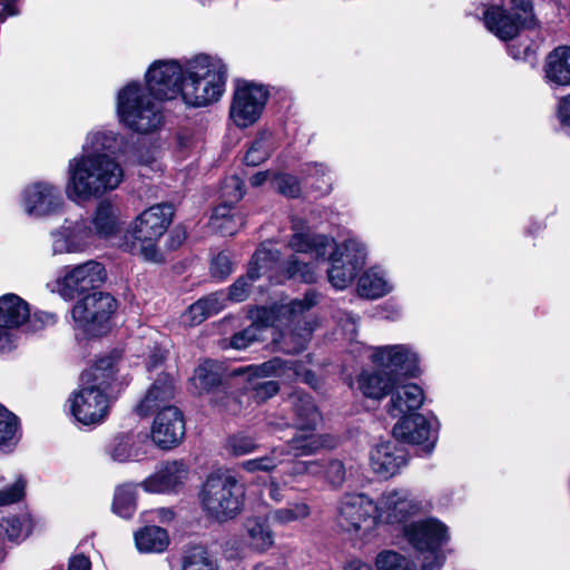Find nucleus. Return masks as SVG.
I'll use <instances>...</instances> for the list:
<instances>
[{
	"instance_id": "f257e3e1",
	"label": "nucleus",
	"mask_w": 570,
	"mask_h": 570,
	"mask_svg": "<svg viewBox=\"0 0 570 570\" xmlns=\"http://www.w3.org/2000/svg\"><path fill=\"white\" fill-rule=\"evenodd\" d=\"M316 294L307 292L303 299H293L288 304L274 307H257L252 311L253 323L245 330L233 335L230 345L236 350H245L253 342L261 340L267 326L282 328L278 344L285 353L303 351L311 340L314 325L305 313L316 304Z\"/></svg>"
},
{
	"instance_id": "f03ea898",
	"label": "nucleus",
	"mask_w": 570,
	"mask_h": 570,
	"mask_svg": "<svg viewBox=\"0 0 570 570\" xmlns=\"http://www.w3.org/2000/svg\"><path fill=\"white\" fill-rule=\"evenodd\" d=\"M294 234L289 247L297 253H311L325 258L330 253L331 267L327 271L328 282L336 289L346 288L365 263L366 250L362 242L348 238L337 245L325 235H312L305 232L303 222H293Z\"/></svg>"
},
{
	"instance_id": "7ed1b4c3",
	"label": "nucleus",
	"mask_w": 570,
	"mask_h": 570,
	"mask_svg": "<svg viewBox=\"0 0 570 570\" xmlns=\"http://www.w3.org/2000/svg\"><path fill=\"white\" fill-rule=\"evenodd\" d=\"M67 197L76 203H87L116 189L124 170L109 155H79L68 163Z\"/></svg>"
},
{
	"instance_id": "20e7f679",
	"label": "nucleus",
	"mask_w": 570,
	"mask_h": 570,
	"mask_svg": "<svg viewBox=\"0 0 570 570\" xmlns=\"http://www.w3.org/2000/svg\"><path fill=\"white\" fill-rule=\"evenodd\" d=\"M183 100L191 107H205L220 99L225 91L227 67L209 55H198L185 65Z\"/></svg>"
},
{
	"instance_id": "39448f33",
	"label": "nucleus",
	"mask_w": 570,
	"mask_h": 570,
	"mask_svg": "<svg viewBox=\"0 0 570 570\" xmlns=\"http://www.w3.org/2000/svg\"><path fill=\"white\" fill-rule=\"evenodd\" d=\"M174 208L169 204H157L139 214L126 233V246L145 261L159 263L163 255L158 248L160 237L173 222Z\"/></svg>"
},
{
	"instance_id": "423d86ee",
	"label": "nucleus",
	"mask_w": 570,
	"mask_h": 570,
	"mask_svg": "<svg viewBox=\"0 0 570 570\" xmlns=\"http://www.w3.org/2000/svg\"><path fill=\"white\" fill-rule=\"evenodd\" d=\"M244 497V487L229 473L209 474L199 491L203 510L219 522L234 519L240 513Z\"/></svg>"
},
{
	"instance_id": "0eeeda50",
	"label": "nucleus",
	"mask_w": 570,
	"mask_h": 570,
	"mask_svg": "<svg viewBox=\"0 0 570 570\" xmlns=\"http://www.w3.org/2000/svg\"><path fill=\"white\" fill-rule=\"evenodd\" d=\"M117 109L121 122L139 134L154 132L164 122L160 106L141 85L136 82L119 91Z\"/></svg>"
},
{
	"instance_id": "6e6552de",
	"label": "nucleus",
	"mask_w": 570,
	"mask_h": 570,
	"mask_svg": "<svg viewBox=\"0 0 570 570\" xmlns=\"http://www.w3.org/2000/svg\"><path fill=\"white\" fill-rule=\"evenodd\" d=\"M336 527L351 535L366 537L379 523L376 504L364 493H344L336 503Z\"/></svg>"
},
{
	"instance_id": "1a4fd4ad",
	"label": "nucleus",
	"mask_w": 570,
	"mask_h": 570,
	"mask_svg": "<svg viewBox=\"0 0 570 570\" xmlns=\"http://www.w3.org/2000/svg\"><path fill=\"white\" fill-rule=\"evenodd\" d=\"M106 279L104 265L96 261H87L62 267L58 276L47 283V288L65 301H72L86 292L99 288Z\"/></svg>"
},
{
	"instance_id": "9d476101",
	"label": "nucleus",
	"mask_w": 570,
	"mask_h": 570,
	"mask_svg": "<svg viewBox=\"0 0 570 570\" xmlns=\"http://www.w3.org/2000/svg\"><path fill=\"white\" fill-rule=\"evenodd\" d=\"M118 303L109 293L94 291L85 295L71 308V317L78 328L90 336H100L110 328L111 316Z\"/></svg>"
},
{
	"instance_id": "9b49d317",
	"label": "nucleus",
	"mask_w": 570,
	"mask_h": 570,
	"mask_svg": "<svg viewBox=\"0 0 570 570\" xmlns=\"http://www.w3.org/2000/svg\"><path fill=\"white\" fill-rule=\"evenodd\" d=\"M532 9L531 0H502L501 6H491L484 11V24L497 38L508 41L532 20Z\"/></svg>"
},
{
	"instance_id": "f8f14e48",
	"label": "nucleus",
	"mask_w": 570,
	"mask_h": 570,
	"mask_svg": "<svg viewBox=\"0 0 570 570\" xmlns=\"http://www.w3.org/2000/svg\"><path fill=\"white\" fill-rule=\"evenodd\" d=\"M107 381L85 383L73 392L68 402L70 414L83 425L100 424L108 414L109 399L106 393Z\"/></svg>"
},
{
	"instance_id": "ddd939ff",
	"label": "nucleus",
	"mask_w": 570,
	"mask_h": 570,
	"mask_svg": "<svg viewBox=\"0 0 570 570\" xmlns=\"http://www.w3.org/2000/svg\"><path fill=\"white\" fill-rule=\"evenodd\" d=\"M285 406L291 411V419H281L278 421L271 417L268 420V425L272 431L276 432L284 428L294 426L301 432L294 436L314 435L313 431L321 420V414L314 404L312 396L302 391H294L286 399ZM315 436L321 440L316 434ZM320 442L322 443V441Z\"/></svg>"
},
{
	"instance_id": "4468645a",
	"label": "nucleus",
	"mask_w": 570,
	"mask_h": 570,
	"mask_svg": "<svg viewBox=\"0 0 570 570\" xmlns=\"http://www.w3.org/2000/svg\"><path fill=\"white\" fill-rule=\"evenodd\" d=\"M268 99V90L257 83L237 85L229 108V117L239 128L254 125L262 116Z\"/></svg>"
},
{
	"instance_id": "2eb2a0df",
	"label": "nucleus",
	"mask_w": 570,
	"mask_h": 570,
	"mask_svg": "<svg viewBox=\"0 0 570 570\" xmlns=\"http://www.w3.org/2000/svg\"><path fill=\"white\" fill-rule=\"evenodd\" d=\"M186 78L185 67L176 60L154 62L147 73V89L156 99L183 97V83Z\"/></svg>"
},
{
	"instance_id": "dca6fc26",
	"label": "nucleus",
	"mask_w": 570,
	"mask_h": 570,
	"mask_svg": "<svg viewBox=\"0 0 570 570\" xmlns=\"http://www.w3.org/2000/svg\"><path fill=\"white\" fill-rule=\"evenodd\" d=\"M375 504L379 522L390 524L405 522L422 510L421 503L405 489L384 492Z\"/></svg>"
},
{
	"instance_id": "f3484780",
	"label": "nucleus",
	"mask_w": 570,
	"mask_h": 570,
	"mask_svg": "<svg viewBox=\"0 0 570 570\" xmlns=\"http://www.w3.org/2000/svg\"><path fill=\"white\" fill-rule=\"evenodd\" d=\"M321 448L320 440L313 435L293 436L292 440L283 448H274L268 455L244 461L242 468L247 472L274 470L282 463L284 455H309Z\"/></svg>"
},
{
	"instance_id": "a211bd4d",
	"label": "nucleus",
	"mask_w": 570,
	"mask_h": 570,
	"mask_svg": "<svg viewBox=\"0 0 570 570\" xmlns=\"http://www.w3.org/2000/svg\"><path fill=\"white\" fill-rule=\"evenodd\" d=\"M29 316V304L18 295L4 294L0 297V352L12 348L17 330Z\"/></svg>"
},
{
	"instance_id": "6ab92c4d",
	"label": "nucleus",
	"mask_w": 570,
	"mask_h": 570,
	"mask_svg": "<svg viewBox=\"0 0 570 570\" xmlns=\"http://www.w3.org/2000/svg\"><path fill=\"white\" fill-rule=\"evenodd\" d=\"M21 204L29 216L43 217L57 213L63 205V199L57 186L37 181L22 190Z\"/></svg>"
},
{
	"instance_id": "aec40b11",
	"label": "nucleus",
	"mask_w": 570,
	"mask_h": 570,
	"mask_svg": "<svg viewBox=\"0 0 570 570\" xmlns=\"http://www.w3.org/2000/svg\"><path fill=\"white\" fill-rule=\"evenodd\" d=\"M403 534L415 551L441 549L450 539L446 525L435 518L405 524Z\"/></svg>"
},
{
	"instance_id": "412c9836",
	"label": "nucleus",
	"mask_w": 570,
	"mask_h": 570,
	"mask_svg": "<svg viewBox=\"0 0 570 570\" xmlns=\"http://www.w3.org/2000/svg\"><path fill=\"white\" fill-rule=\"evenodd\" d=\"M371 358L393 377L395 375L414 376L417 370V355L407 345L375 347Z\"/></svg>"
},
{
	"instance_id": "4be33fe9",
	"label": "nucleus",
	"mask_w": 570,
	"mask_h": 570,
	"mask_svg": "<svg viewBox=\"0 0 570 570\" xmlns=\"http://www.w3.org/2000/svg\"><path fill=\"white\" fill-rule=\"evenodd\" d=\"M393 436L402 442L421 445L430 454L435 445L438 434L428 419L419 413L401 417L393 428Z\"/></svg>"
},
{
	"instance_id": "5701e85b",
	"label": "nucleus",
	"mask_w": 570,
	"mask_h": 570,
	"mask_svg": "<svg viewBox=\"0 0 570 570\" xmlns=\"http://www.w3.org/2000/svg\"><path fill=\"white\" fill-rule=\"evenodd\" d=\"M277 259L278 253L276 250L268 249L265 246L259 247L249 262L247 274L238 277L229 286L228 295H226L227 299L236 303L244 302L249 295L252 283L273 268Z\"/></svg>"
},
{
	"instance_id": "b1692460",
	"label": "nucleus",
	"mask_w": 570,
	"mask_h": 570,
	"mask_svg": "<svg viewBox=\"0 0 570 570\" xmlns=\"http://www.w3.org/2000/svg\"><path fill=\"white\" fill-rule=\"evenodd\" d=\"M185 436V421L176 406H164L151 426V439L157 446L169 450L178 445Z\"/></svg>"
},
{
	"instance_id": "393cba45",
	"label": "nucleus",
	"mask_w": 570,
	"mask_h": 570,
	"mask_svg": "<svg viewBox=\"0 0 570 570\" xmlns=\"http://www.w3.org/2000/svg\"><path fill=\"white\" fill-rule=\"evenodd\" d=\"M52 255L72 254L83 252L92 236L91 228L85 220L66 223L50 233Z\"/></svg>"
},
{
	"instance_id": "a878e982",
	"label": "nucleus",
	"mask_w": 570,
	"mask_h": 570,
	"mask_svg": "<svg viewBox=\"0 0 570 570\" xmlns=\"http://www.w3.org/2000/svg\"><path fill=\"white\" fill-rule=\"evenodd\" d=\"M407 463L403 448L393 442H383L374 446L370 454L372 471L382 479H389L400 472Z\"/></svg>"
},
{
	"instance_id": "bb28decb",
	"label": "nucleus",
	"mask_w": 570,
	"mask_h": 570,
	"mask_svg": "<svg viewBox=\"0 0 570 570\" xmlns=\"http://www.w3.org/2000/svg\"><path fill=\"white\" fill-rule=\"evenodd\" d=\"M188 469L180 461L164 463L154 474L148 476L142 483L147 492L165 493L177 491L187 479Z\"/></svg>"
},
{
	"instance_id": "cd10ccee",
	"label": "nucleus",
	"mask_w": 570,
	"mask_h": 570,
	"mask_svg": "<svg viewBox=\"0 0 570 570\" xmlns=\"http://www.w3.org/2000/svg\"><path fill=\"white\" fill-rule=\"evenodd\" d=\"M390 394L386 411L392 417L401 419L414 414L424 401L423 390L413 383L394 385Z\"/></svg>"
},
{
	"instance_id": "c85d7f7f",
	"label": "nucleus",
	"mask_w": 570,
	"mask_h": 570,
	"mask_svg": "<svg viewBox=\"0 0 570 570\" xmlns=\"http://www.w3.org/2000/svg\"><path fill=\"white\" fill-rule=\"evenodd\" d=\"M255 375L277 376L285 380H301L309 385L316 382V376L309 370L303 368L296 361H283L274 357L252 368Z\"/></svg>"
},
{
	"instance_id": "c756f323",
	"label": "nucleus",
	"mask_w": 570,
	"mask_h": 570,
	"mask_svg": "<svg viewBox=\"0 0 570 570\" xmlns=\"http://www.w3.org/2000/svg\"><path fill=\"white\" fill-rule=\"evenodd\" d=\"M396 384L395 377L383 368L363 370L356 377L357 391L367 399L381 400L387 395Z\"/></svg>"
},
{
	"instance_id": "7c9ffc66",
	"label": "nucleus",
	"mask_w": 570,
	"mask_h": 570,
	"mask_svg": "<svg viewBox=\"0 0 570 570\" xmlns=\"http://www.w3.org/2000/svg\"><path fill=\"white\" fill-rule=\"evenodd\" d=\"M175 384L174 379L166 373H161L151 384L145 397L137 406L140 415H148L156 410H161L165 404L174 399Z\"/></svg>"
},
{
	"instance_id": "2f4dec72",
	"label": "nucleus",
	"mask_w": 570,
	"mask_h": 570,
	"mask_svg": "<svg viewBox=\"0 0 570 570\" xmlns=\"http://www.w3.org/2000/svg\"><path fill=\"white\" fill-rule=\"evenodd\" d=\"M544 76L548 82L557 86L570 85V47L553 49L546 58Z\"/></svg>"
},
{
	"instance_id": "473e14b6",
	"label": "nucleus",
	"mask_w": 570,
	"mask_h": 570,
	"mask_svg": "<svg viewBox=\"0 0 570 570\" xmlns=\"http://www.w3.org/2000/svg\"><path fill=\"white\" fill-rule=\"evenodd\" d=\"M392 291V284L386 279L383 271L370 268L360 278L357 292L366 298H379Z\"/></svg>"
},
{
	"instance_id": "72a5a7b5",
	"label": "nucleus",
	"mask_w": 570,
	"mask_h": 570,
	"mask_svg": "<svg viewBox=\"0 0 570 570\" xmlns=\"http://www.w3.org/2000/svg\"><path fill=\"white\" fill-rule=\"evenodd\" d=\"M244 225V217L233 213L228 204L217 206L210 217L209 226L223 236H233Z\"/></svg>"
},
{
	"instance_id": "f704fd0d",
	"label": "nucleus",
	"mask_w": 570,
	"mask_h": 570,
	"mask_svg": "<svg viewBox=\"0 0 570 570\" xmlns=\"http://www.w3.org/2000/svg\"><path fill=\"white\" fill-rule=\"evenodd\" d=\"M136 547L140 552L159 553L169 544V537L165 529L148 525L135 533Z\"/></svg>"
},
{
	"instance_id": "c9c22d12",
	"label": "nucleus",
	"mask_w": 570,
	"mask_h": 570,
	"mask_svg": "<svg viewBox=\"0 0 570 570\" xmlns=\"http://www.w3.org/2000/svg\"><path fill=\"white\" fill-rule=\"evenodd\" d=\"M267 517L249 518L245 523V530L249 546L257 551H266L274 544V534L269 528Z\"/></svg>"
},
{
	"instance_id": "e433bc0d",
	"label": "nucleus",
	"mask_w": 570,
	"mask_h": 570,
	"mask_svg": "<svg viewBox=\"0 0 570 570\" xmlns=\"http://www.w3.org/2000/svg\"><path fill=\"white\" fill-rule=\"evenodd\" d=\"M118 147V136L110 130H97L88 134L81 155H109L112 157Z\"/></svg>"
},
{
	"instance_id": "4c0bfd02",
	"label": "nucleus",
	"mask_w": 570,
	"mask_h": 570,
	"mask_svg": "<svg viewBox=\"0 0 570 570\" xmlns=\"http://www.w3.org/2000/svg\"><path fill=\"white\" fill-rule=\"evenodd\" d=\"M91 224L94 226L92 235L108 237L117 228V216L114 206L107 200L100 202L95 210Z\"/></svg>"
},
{
	"instance_id": "58836bf2",
	"label": "nucleus",
	"mask_w": 570,
	"mask_h": 570,
	"mask_svg": "<svg viewBox=\"0 0 570 570\" xmlns=\"http://www.w3.org/2000/svg\"><path fill=\"white\" fill-rule=\"evenodd\" d=\"M274 149L272 134L267 130L259 131L250 142L244 160L248 166H258L269 158Z\"/></svg>"
},
{
	"instance_id": "ea45409f",
	"label": "nucleus",
	"mask_w": 570,
	"mask_h": 570,
	"mask_svg": "<svg viewBox=\"0 0 570 570\" xmlns=\"http://www.w3.org/2000/svg\"><path fill=\"white\" fill-rule=\"evenodd\" d=\"M223 368L217 362L207 360L199 364L193 376L194 385L200 391L209 392L222 382Z\"/></svg>"
},
{
	"instance_id": "a19ab883",
	"label": "nucleus",
	"mask_w": 570,
	"mask_h": 570,
	"mask_svg": "<svg viewBox=\"0 0 570 570\" xmlns=\"http://www.w3.org/2000/svg\"><path fill=\"white\" fill-rule=\"evenodd\" d=\"M311 515V507L302 501L292 502L287 507L271 510L267 519L276 524H288L291 522L302 521Z\"/></svg>"
},
{
	"instance_id": "79ce46f5",
	"label": "nucleus",
	"mask_w": 570,
	"mask_h": 570,
	"mask_svg": "<svg viewBox=\"0 0 570 570\" xmlns=\"http://www.w3.org/2000/svg\"><path fill=\"white\" fill-rule=\"evenodd\" d=\"M256 365H250L246 368L238 370L237 373L247 374L248 386L247 390H250L253 393V397L257 402H264L267 399L276 395L279 391L278 383L275 381H258L263 379V375H255L252 371Z\"/></svg>"
},
{
	"instance_id": "37998d69",
	"label": "nucleus",
	"mask_w": 570,
	"mask_h": 570,
	"mask_svg": "<svg viewBox=\"0 0 570 570\" xmlns=\"http://www.w3.org/2000/svg\"><path fill=\"white\" fill-rule=\"evenodd\" d=\"M112 510L121 518L128 519L136 511V487L134 484H122L115 491Z\"/></svg>"
},
{
	"instance_id": "c03bdc74",
	"label": "nucleus",
	"mask_w": 570,
	"mask_h": 570,
	"mask_svg": "<svg viewBox=\"0 0 570 570\" xmlns=\"http://www.w3.org/2000/svg\"><path fill=\"white\" fill-rule=\"evenodd\" d=\"M19 420L18 417L0 405V446L11 448L19 440Z\"/></svg>"
},
{
	"instance_id": "a18cd8bd",
	"label": "nucleus",
	"mask_w": 570,
	"mask_h": 570,
	"mask_svg": "<svg viewBox=\"0 0 570 570\" xmlns=\"http://www.w3.org/2000/svg\"><path fill=\"white\" fill-rule=\"evenodd\" d=\"M181 570H218V566L204 547L196 546L185 552Z\"/></svg>"
},
{
	"instance_id": "49530a36",
	"label": "nucleus",
	"mask_w": 570,
	"mask_h": 570,
	"mask_svg": "<svg viewBox=\"0 0 570 570\" xmlns=\"http://www.w3.org/2000/svg\"><path fill=\"white\" fill-rule=\"evenodd\" d=\"M115 367V357L114 356H105L99 358L94 367L86 371L81 375V382L85 383H99L101 380L107 381V389L109 387L110 380L114 375Z\"/></svg>"
},
{
	"instance_id": "de8ad7c7",
	"label": "nucleus",
	"mask_w": 570,
	"mask_h": 570,
	"mask_svg": "<svg viewBox=\"0 0 570 570\" xmlns=\"http://www.w3.org/2000/svg\"><path fill=\"white\" fill-rule=\"evenodd\" d=\"M134 435L120 434L109 443L107 452L109 456L117 462H126L137 455L132 449Z\"/></svg>"
},
{
	"instance_id": "09e8293b",
	"label": "nucleus",
	"mask_w": 570,
	"mask_h": 570,
	"mask_svg": "<svg viewBox=\"0 0 570 570\" xmlns=\"http://www.w3.org/2000/svg\"><path fill=\"white\" fill-rule=\"evenodd\" d=\"M377 570H414L413 562L391 550L380 552L375 559Z\"/></svg>"
},
{
	"instance_id": "8fccbe9b",
	"label": "nucleus",
	"mask_w": 570,
	"mask_h": 570,
	"mask_svg": "<svg viewBox=\"0 0 570 570\" xmlns=\"http://www.w3.org/2000/svg\"><path fill=\"white\" fill-rule=\"evenodd\" d=\"M257 448L256 440L245 433L233 434L226 440V450L235 456L253 453Z\"/></svg>"
},
{
	"instance_id": "3c124183",
	"label": "nucleus",
	"mask_w": 570,
	"mask_h": 570,
	"mask_svg": "<svg viewBox=\"0 0 570 570\" xmlns=\"http://www.w3.org/2000/svg\"><path fill=\"white\" fill-rule=\"evenodd\" d=\"M323 465V473L325 480L331 485V488L337 490L342 488L345 482L346 470L342 461L336 459H331L328 461H321Z\"/></svg>"
},
{
	"instance_id": "603ef678",
	"label": "nucleus",
	"mask_w": 570,
	"mask_h": 570,
	"mask_svg": "<svg viewBox=\"0 0 570 570\" xmlns=\"http://www.w3.org/2000/svg\"><path fill=\"white\" fill-rule=\"evenodd\" d=\"M322 471L323 465L321 464V461H296L292 463V465L286 471L283 483L286 485L295 478L304 474L316 476L320 475Z\"/></svg>"
},
{
	"instance_id": "864d4df0",
	"label": "nucleus",
	"mask_w": 570,
	"mask_h": 570,
	"mask_svg": "<svg viewBox=\"0 0 570 570\" xmlns=\"http://www.w3.org/2000/svg\"><path fill=\"white\" fill-rule=\"evenodd\" d=\"M245 194V185L237 176L227 178L222 186V197L225 199L223 204H234L239 202Z\"/></svg>"
},
{
	"instance_id": "5fc2aeb1",
	"label": "nucleus",
	"mask_w": 570,
	"mask_h": 570,
	"mask_svg": "<svg viewBox=\"0 0 570 570\" xmlns=\"http://www.w3.org/2000/svg\"><path fill=\"white\" fill-rule=\"evenodd\" d=\"M275 188L284 196L295 198L301 194L298 179L289 174H279L274 177Z\"/></svg>"
},
{
	"instance_id": "6e6d98bb",
	"label": "nucleus",
	"mask_w": 570,
	"mask_h": 570,
	"mask_svg": "<svg viewBox=\"0 0 570 570\" xmlns=\"http://www.w3.org/2000/svg\"><path fill=\"white\" fill-rule=\"evenodd\" d=\"M287 273L289 277H297L304 283H313L316 281V274L313 267L307 263L299 262L294 256L287 262Z\"/></svg>"
},
{
	"instance_id": "4d7b16f0",
	"label": "nucleus",
	"mask_w": 570,
	"mask_h": 570,
	"mask_svg": "<svg viewBox=\"0 0 570 570\" xmlns=\"http://www.w3.org/2000/svg\"><path fill=\"white\" fill-rule=\"evenodd\" d=\"M23 521L18 517L4 518L0 522V538L19 540L23 534Z\"/></svg>"
},
{
	"instance_id": "13d9d810",
	"label": "nucleus",
	"mask_w": 570,
	"mask_h": 570,
	"mask_svg": "<svg viewBox=\"0 0 570 570\" xmlns=\"http://www.w3.org/2000/svg\"><path fill=\"white\" fill-rule=\"evenodd\" d=\"M233 272V262L227 252L218 253L210 264V273L213 277L225 279Z\"/></svg>"
},
{
	"instance_id": "bf43d9fd",
	"label": "nucleus",
	"mask_w": 570,
	"mask_h": 570,
	"mask_svg": "<svg viewBox=\"0 0 570 570\" xmlns=\"http://www.w3.org/2000/svg\"><path fill=\"white\" fill-rule=\"evenodd\" d=\"M26 481L18 478L13 484L0 490V507L20 501L24 497Z\"/></svg>"
},
{
	"instance_id": "052dcab7",
	"label": "nucleus",
	"mask_w": 570,
	"mask_h": 570,
	"mask_svg": "<svg viewBox=\"0 0 570 570\" xmlns=\"http://www.w3.org/2000/svg\"><path fill=\"white\" fill-rule=\"evenodd\" d=\"M417 552L422 554V570H440L442 568L445 560V556L441 549H426L419 550Z\"/></svg>"
},
{
	"instance_id": "680f3d73",
	"label": "nucleus",
	"mask_w": 570,
	"mask_h": 570,
	"mask_svg": "<svg viewBox=\"0 0 570 570\" xmlns=\"http://www.w3.org/2000/svg\"><path fill=\"white\" fill-rule=\"evenodd\" d=\"M213 402L223 411L230 414H237L240 412L242 405L236 396L228 394L224 390H217Z\"/></svg>"
},
{
	"instance_id": "e2e57ef3",
	"label": "nucleus",
	"mask_w": 570,
	"mask_h": 570,
	"mask_svg": "<svg viewBox=\"0 0 570 570\" xmlns=\"http://www.w3.org/2000/svg\"><path fill=\"white\" fill-rule=\"evenodd\" d=\"M226 294L224 292H215L209 294L206 297L200 298V302L204 305V308L208 312L209 316H213L219 313L227 302Z\"/></svg>"
},
{
	"instance_id": "0e129e2a",
	"label": "nucleus",
	"mask_w": 570,
	"mask_h": 570,
	"mask_svg": "<svg viewBox=\"0 0 570 570\" xmlns=\"http://www.w3.org/2000/svg\"><path fill=\"white\" fill-rule=\"evenodd\" d=\"M185 322L190 325H198L202 322H204L206 318L210 317L206 308H204L203 303L200 299L195 302L189 306V308L184 314Z\"/></svg>"
},
{
	"instance_id": "69168bd1",
	"label": "nucleus",
	"mask_w": 570,
	"mask_h": 570,
	"mask_svg": "<svg viewBox=\"0 0 570 570\" xmlns=\"http://www.w3.org/2000/svg\"><path fill=\"white\" fill-rule=\"evenodd\" d=\"M151 341L148 340V343ZM141 356L147 357V368H156L159 364L165 360V351L160 348L158 345L150 346V344L146 345V350L142 351Z\"/></svg>"
},
{
	"instance_id": "338daca9",
	"label": "nucleus",
	"mask_w": 570,
	"mask_h": 570,
	"mask_svg": "<svg viewBox=\"0 0 570 570\" xmlns=\"http://www.w3.org/2000/svg\"><path fill=\"white\" fill-rule=\"evenodd\" d=\"M28 321L30 323L31 328L33 331H38L48 325H53L57 321V317L52 313L36 312L32 315L30 314Z\"/></svg>"
},
{
	"instance_id": "774afa93",
	"label": "nucleus",
	"mask_w": 570,
	"mask_h": 570,
	"mask_svg": "<svg viewBox=\"0 0 570 570\" xmlns=\"http://www.w3.org/2000/svg\"><path fill=\"white\" fill-rule=\"evenodd\" d=\"M558 115L560 121L570 127V95L562 98L559 102Z\"/></svg>"
}]
</instances>
